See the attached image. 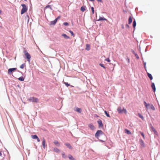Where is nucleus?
Wrapping results in <instances>:
<instances>
[{"mask_svg": "<svg viewBox=\"0 0 160 160\" xmlns=\"http://www.w3.org/2000/svg\"><path fill=\"white\" fill-rule=\"evenodd\" d=\"M91 10H92V14H94V8L93 7H91Z\"/></svg>", "mask_w": 160, "mask_h": 160, "instance_id": "4c0bfd02", "label": "nucleus"}, {"mask_svg": "<svg viewBox=\"0 0 160 160\" xmlns=\"http://www.w3.org/2000/svg\"><path fill=\"white\" fill-rule=\"evenodd\" d=\"M117 110L119 114H122L123 112L125 114H126L127 113V110L123 107H118L117 108Z\"/></svg>", "mask_w": 160, "mask_h": 160, "instance_id": "f257e3e1", "label": "nucleus"}, {"mask_svg": "<svg viewBox=\"0 0 160 160\" xmlns=\"http://www.w3.org/2000/svg\"><path fill=\"white\" fill-rule=\"evenodd\" d=\"M25 66V63L23 64L20 66V68L22 69H23Z\"/></svg>", "mask_w": 160, "mask_h": 160, "instance_id": "c85d7f7f", "label": "nucleus"}, {"mask_svg": "<svg viewBox=\"0 0 160 160\" xmlns=\"http://www.w3.org/2000/svg\"><path fill=\"white\" fill-rule=\"evenodd\" d=\"M42 146L43 148L44 149H45L46 147V142L44 138H43V141L42 142Z\"/></svg>", "mask_w": 160, "mask_h": 160, "instance_id": "9d476101", "label": "nucleus"}, {"mask_svg": "<svg viewBox=\"0 0 160 160\" xmlns=\"http://www.w3.org/2000/svg\"><path fill=\"white\" fill-rule=\"evenodd\" d=\"M140 133L141 135H142V136L143 138H144L145 137H144V135L143 133L142 132H140Z\"/></svg>", "mask_w": 160, "mask_h": 160, "instance_id": "c9c22d12", "label": "nucleus"}, {"mask_svg": "<svg viewBox=\"0 0 160 160\" xmlns=\"http://www.w3.org/2000/svg\"><path fill=\"white\" fill-rule=\"evenodd\" d=\"M24 52L25 56L26 57L27 61L29 62L30 61V59L31 58L30 55L26 50L24 51Z\"/></svg>", "mask_w": 160, "mask_h": 160, "instance_id": "39448f33", "label": "nucleus"}, {"mask_svg": "<svg viewBox=\"0 0 160 160\" xmlns=\"http://www.w3.org/2000/svg\"><path fill=\"white\" fill-rule=\"evenodd\" d=\"M80 10L82 12L86 10V7L84 6L82 7L81 8Z\"/></svg>", "mask_w": 160, "mask_h": 160, "instance_id": "393cba45", "label": "nucleus"}, {"mask_svg": "<svg viewBox=\"0 0 160 160\" xmlns=\"http://www.w3.org/2000/svg\"><path fill=\"white\" fill-rule=\"evenodd\" d=\"M17 69L15 68H9L8 70V73L9 74H11L12 73V72Z\"/></svg>", "mask_w": 160, "mask_h": 160, "instance_id": "0eeeda50", "label": "nucleus"}, {"mask_svg": "<svg viewBox=\"0 0 160 160\" xmlns=\"http://www.w3.org/2000/svg\"><path fill=\"white\" fill-rule=\"evenodd\" d=\"M138 115L139 117L140 118H142V119H143L144 118L142 116L141 114L140 113L138 114Z\"/></svg>", "mask_w": 160, "mask_h": 160, "instance_id": "473e14b6", "label": "nucleus"}, {"mask_svg": "<svg viewBox=\"0 0 160 160\" xmlns=\"http://www.w3.org/2000/svg\"><path fill=\"white\" fill-rule=\"evenodd\" d=\"M37 141L38 142H39L40 140L39 138L38 137L37 138Z\"/></svg>", "mask_w": 160, "mask_h": 160, "instance_id": "a18cd8bd", "label": "nucleus"}, {"mask_svg": "<svg viewBox=\"0 0 160 160\" xmlns=\"http://www.w3.org/2000/svg\"><path fill=\"white\" fill-rule=\"evenodd\" d=\"M63 24L65 26H68V23L67 22H64L63 23Z\"/></svg>", "mask_w": 160, "mask_h": 160, "instance_id": "ea45409f", "label": "nucleus"}, {"mask_svg": "<svg viewBox=\"0 0 160 160\" xmlns=\"http://www.w3.org/2000/svg\"><path fill=\"white\" fill-rule=\"evenodd\" d=\"M132 21V19L131 16L129 17L128 19V24H130Z\"/></svg>", "mask_w": 160, "mask_h": 160, "instance_id": "aec40b11", "label": "nucleus"}, {"mask_svg": "<svg viewBox=\"0 0 160 160\" xmlns=\"http://www.w3.org/2000/svg\"><path fill=\"white\" fill-rule=\"evenodd\" d=\"M102 20H105L106 21H108V20L104 17H100L99 19L98 20V21H102Z\"/></svg>", "mask_w": 160, "mask_h": 160, "instance_id": "ddd939ff", "label": "nucleus"}, {"mask_svg": "<svg viewBox=\"0 0 160 160\" xmlns=\"http://www.w3.org/2000/svg\"><path fill=\"white\" fill-rule=\"evenodd\" d=\"M62 157L63 158H66V156L65 155V153L64 152H62Z\"/></svg>", "mask_w": 160, "mask_h": 160, "instance_id": "c756f323", "label": "nucleus"}, {"mask_svg": "<svg viewBox=\"0 0 160 160\" xmlns=\"http://www.w3.org/2000/svg\"><path fill=\"white\" fill-rule=\"evenodd\" d=\"M25 1H26L27 0H24Z\"/></svg>", "mask_w": 160, "mask_h": 160, "instance_id": "864d4df0", "label": "nucleus"}, {"mask_svg": "<svg viewBox=\"0 0 160 160\" xmlns=\"http://www.w3.org/2000/svg\"><path fill=\"white\" fill-rule=\"evenodd\" d=\"M144 104L146 108L148 109H151L152 110H155V109L152 104H147L145 101L144 102Z\"/></svg>", "mask_w": 160, "mask_h": 160, "instance_id": "f03ea898", "label": "nucleus"}, {"mask_svg": "<svg viewBox=\"0 0 160 160\" xmlns=\"http://www.w3.org/2000/svg\"><path fill=\"white\" fill-rule=\"evenodd\" d=\"M75 111L79 113H81V109L78 108H77L76 109V110H75Z\"/></svg>", "mask_w": 160, "mask_h": 160, "instance_id": "6ab92c4d", "label": "nucleus"}, {"mask_svg": "<svg viewBox=\"0 0 160 160\" xmlns=\"http://www.w3.org/2000/svg\"><path fill=\"white\" fill-rule=\"evenodd\" d=\"M64 84L67 86L68 87L70 86V84H68V82H64Z\"/></svg>", "mask_w": 160, "mask_h": 160, "instance_id": "f704fd0d", "label": "nucleus"}, {"mask_svg": "<svg viewBox=\"0 0 160 160\" xmlns=\"http://www.w3.org/2000/svg\"><path fill=\"white\" fill-rule=\"evenodd\" d=\"M28 100L30 102H38V99L34 97H31L29 98Z\"/></svg>", "mask_w": 160, "mask_h": 160, "instance_id": "423d86ee", "label": "nucleus"}, {"mask_svg": "<svg viewBox=\"0 0 160 160\" xmlns=\"http://www.w3.org/2000/svg\"><path fill=\"white\" fill-rule=\"evenodd\" d=\"M53 143L56 145L57 146H60V143L57 140L55 141Z\"/></svg>", "mask_w": 160, "mask_h": 160, "instance_id": "f3484780", "label": "nucleus"}, {"mask_svg": "<svg viewBox=\"0 0 160 160\" xmlns=\"http://www.w3.org/2000/svg\"><path fill=\"white\" fill-rule=\"evenodd\" d=\"M150 128L151 130L154 132L155 134L157 133V132L151 124H150Z\"/></svg>", "mask_w": 160, "mask_h": 160, "instance_id": "1a4fd4ad", "label": "nucleus"}, {"mask_svg": "<svg viewBox=\"0 0 160 160\" xmlns=\"http://www.w3.org/2000/svg\"><path fill=\"white\" fill-rule=\"evenodd\" d=\"M31 137L32 138H33V139H37V138H38V137L37 136V135H32Z\"/></svg>", "mask_w": 160, "mask_h": 160, "instance_id": "a878e982", "label": "nucleus"}, {"mask_svg": "<svg viewBox=\"0 0 160 160\" xmlns=\"http://www.w3.org/2000/svg\"><path fill=\"white\" fill-rule=\"evenodd\" d=\"M99 2H102V1L101 0H97Z\"/></svg>", "mask_w": 160, "mask_h": 160, "instance_id": "09e8293b", "label": "nucleus"}, {"mask_svg": "<svg viewBox=\"0 0 160 160\" xmlns=\"http://www.w3.org/2000/svg\"><path fill=\"white\" fill-rule=\"evenodd\" d=\"M89 0L90 1H92V2H94V0Z\"/></svg>", "mask_w": 160, "mask_h": 160, "instance_id": "3c124183", "label": "nucleus"}, {"mask_svg": "<svg viewBox=\"0 0 160 160\" xmlns=\"http://www.w3.org/2000/svg\"><path fill=\"white\" fill-rule=\"evenodd\" d=\"M62 36L65 39H69V37L66 34H63L62 35Z\"/></svg>", "mask_w": 160, "mask_h": 160, "instance_id": "a211bd4d", "label": "nucleus"}, {"mask_svg": "<svg viewBox=\"0 0 160 160\" xmlns=\"http://www.w3.org/2000/svg\"><path fill=\"white\" fill-rule=\"evenodd\" d=\"M2 156V153L1 152H0V156Z\"/></svg>", "mask_w": 160, "mask_h": 160, "instance_id": "8fccbe9b", "label": "nucleus"}, {"mask_svg": "<svg viewBox=\"0 0 160 160\" xmlns=\"http://www.w3.org/2000/svg\"><path fill=\"white\" fill-rule=\"evenodd\" d=\"M98 122L99 125V127H102L103 126V124L102 122V121L101 120H99V121H98Z\"/></svg>", "mask_w": 160, "mask_h": 160, "instance_id": "4468645a", "label": "nucleus"}, {"mask_svg": "<svg viewBox=\"0 0 160 160\" xmlns=\"http://www.w3.org/2000/svg\"><path fill=\"white\" fill-rule=\"evenodd\" d=\"M127 60H128V63H129L130 62L129 59V58H128Z\"/></svg>", "mask_w": 160, "mask_h": 160, "instance_id": "de8ad7c7", "label": "nucleus"}, {"mask_svg": "<svg viewBox=\"0 0 160 160\" xmlns=\"http://www.w3.org/2000/svg\"><path fill=\"white\" fill-rule=\"evenodd\" d=\"M140 143L141 144V145L143 147H144V143L143 142V141L142 140H140Z\"/></svg>", "mask_w": 160, "mask_h": 160, "instance_id": "cd10ccee", "label": "nucleus"}, {"mask_svg": "<svg viewBox=\"0 0 160 160\" xmlns=\"http://www.w3.org/2000/svg\"><path fill=\"white\" fill-rule=\"evenodd\" d=\"M134 55H135V56L136 58H137L138 59H139V57L138 56V54H136V53H134Z\"/></svg>", "mask_w": 160, "mask_h": 160, "instance_id": "72a5a7b5", "label": "nucleus"}, {"mask_svg": "<svg viewBox=\"0 0 160 160\" xmlns=\"http://www.w3.org/2000/svg\"><path fill=\"white\" fill-rule=\"evenodd\" d=\"M124 160H126V159H124Z\"/></svg>", "mask_w": 160, "mask_h": 160, "instance_id": "5fc2aeb1", "label": "nucleus"}, {"mask_svg": "<svg viewBox=\"0 0 160 160\" xmlns=\"http://www.w3.org/2000/svg\"><path fill=\"white\" fill-rule=\"evenodd\" d=\"M99 65L102 67H103L104 68H105V67L103 66V65L102 64H100Z\"/></svg>", "mask_w": 160, "mask_h": 160, "instance_id": "79ce46f5", "label": "nucleus"}, {"mask_svg": "<svg viewBox=\"0 0 160 160\" xmlns=\"http://www.w3.org/2000/svg\"><path fill=\"white\" fill-rule=\"evenodd\" d=\"M60 18V16H58L55 19L57 20V21Z\"/></svg>", "mask_w": 160, "mask_h": 160, "instance_id": "37998d69", "label": "nucleus"}, {"mask_svg": "<svg viewBox=\"0 0 160 160\" xmlns=\"http://www.w3.org/2000/svg\"><path fill=\"white\" fill-rule=\"evenodd\" d=\"M68 157L70 160H74V159L73 157L70 154L68 155Z\"/></svg>", "mask_w": 160, "mask_h": 160, "instance_id": "b1692460", "label": "nucleus"}, {"mask_svg": "<svg viewBox=\"0 0 160 160\" xmlns=\"http://www.w3.org/2000/svg\"><path fill=\"white\" fill-rule=\"evenodd\" d=\"M88 127L89 128L92 130H95V127L94 126L92 123H90L88 125Z\"/></svg>", "mask_w": 160, "mask_h": 160, "instance_id": "6e6552de", "label": "nucleus"}, {"mask_svg": "<svg viewBox=\"0 0 160 160\" xmlns=\"http://www.w3.org/2000/svg\"><path fill=\"white\" fill-rule=\"evenodd\" d=\"M103 134H104V133L101 130H98L97 131L95 134V137L97 138L98 139L100 136Z\"/></svg>", "mask_w": 160, "mask_h": 160, "instance_id": "20e7f679", "label": "nucleus"}, {"mask_svg": "<svg viewBox=\"0 0 160 160\" xmlns=\"http://www.w3.org/2000/svg\"><path fill=\"white\" fill-rule=\"evenodd\" d=\"M144 68L145 69V70L147 71V69L146 67V62H144Z\"/></svg>", "mask_w": 160, "mask_h": 160, "instance_id": "e433bc0d", "label": "nucleus"}, {"mask_svg": "<svg viewBox=\"0 0 160 160\" xmlns=\"http://www.w3.org/2000/svg\"><path fill=\"white\" fill-rule=\"evenodd\" d=\"M126 27H127L128 28L129 27V26L128 25V24H126Z\"/></svg>", "mask_w": 160, "mask_h": 160, "instance_id": "49530a36", "label": "nucleus"}, {"mask_svg": "<svg viewBox=\"0 0 160 160\" xmlns=\"http://www.w3.org/2000/svg\"><path fill=\"white\" fill-rule=\"evenodd\" d=\"M53 151L57 153H59L60 152V150L57 148H54Z\"/></svg>", "mask_w": 160, "mask_h": 160, "instance_id": "4be33fe9", "label": "nucleus"}, {"mask_svg": "<svg viewBox=\"0 0 160 160\" xmlns=\"http://www.w3.org/2000/svg\"><path fill=\"white\" fill-rule=\"evenodd\" d=\"M69 32L71 34L72 36H73L74 35L73 33V32H72V31L70 30V31H69Z\"/></svg>", "mask_w": 160, "mask_h": 160, "instance_id": "58836bf2", "label": "nucleus"}, {"mask_svg": "<svg viewBox=\"0 0 160 160\" xmlns=\"http://www.w3.org/2000/svg\"><path fill=\"white\" fill-rule=\"evenodd\" d=\"M57 22V20L55 19L54 21L51 22V24L54 25Z\"/></svg>", "mask_w": 160, "mask_h": 160, "instance_id": "5701e85b", "label": "nucleus"}, {"mask_svg": "<svg viewBox=\"0 0 160 160\" xmlns=\"http://www.w3.org/2000/svg\"><path fill=\"white\" fill-rule=\"evenodd\" d=\"M18 80L20 81H23L24 80V78L23 77H21L18 78Z\"/></svg>", "mask_w": 160, "mask_h": 160, "instance_id": "7c9ffc66", "label": "nucleus"}, {"mask_svg": "<svg viewBox=\"0 0 160 160\" xmlns=\"http://www.w3.org/2000/svg\"><path fill=\"white\" fill-rule=\"evenodd\" d=\"M147 75H148V77L149 78L150 80H152V79L153 78H152V75L151 74H150L148 72H147Z\"/></svg>", "mask_w": 160, "mask_h": 160, "instance_id": "dca6fc26", "label": "nucleus"}, {"mask_svg": "<svg viewBox=\"0 0 160 160\" xmlns=\"http://www.w3.org/2000/svg\"><path fill=\"white\" fill-rule=\"evenodd\" d=\"M90 46L89 44H87L86 45V48H85L86 50L87 51H89L90 50Z\"/></svg>", "mask_w": 160, "mask_h": 160, "instance_id": "2eb2a0df", "label": "nucleus"}, {"mask_svg": "<svg viewBox=\"0 0 160 160\" xmlns=\"http://www.w3.org/2000/svg\"><path fill=\"white\" fill-rule=\"evenodd\" d=\"M104 112L107 117H110V116L109 115V114L107 113L106 111H104Z\"/></svg>", "mask_w": 160, "mask_h": 160, "instance_id": "2f4dec72", "label": "nucleus"}, {"mask_svg": "<svg viewBox=\"0 0 160 160\" xmlns=\"http://www.w3.org/2000/svg\"><path fill=\"white\" fill-rule=\"evenodd\" d=\"M151 87L153 89V91L155 92L156 91V88L154 83H152L151 85Z\"/></svg>", "mask_w": 160, "mask_h": 160, "instance_id": "9b49d317", "label": "nucleus"}, {"mask_svg": "<svg viewBox=\"0 0 160 160\" xmlns=\"http://www.w3.org/2000/svg\"><path fill=\"white\" fill-rule=\"evenodd\" d=\"M105 61H107L108 62H110V60L109 58H108L106 59Z\"/></svg>", "mask_w": 160, "mask_h": 160, "instance_id": "a19ab883", "label": "nucleus"}, {"mask_svg": "<svg viewBox=\"0 0 160 160\" xmlns=\"http://www.w3.org/2000/svg\"><path fill=\"white\" fill-rule=\"evenodd\" d=\"M136 22L135 20H134L133 21V24H132L133 27L134 28H135V27L136 26Z\"/></svg>", "mask_w": 160, "mask_h": 160, "instance_id": "bb28decb", "label": "nucleus"}, {"mask_svg": "<svg viewBox=\"0 0 160 160\" xmlns=\"http://www.w3.org/2000/svg\"><path fill=\"white\" fill-rule=\"evenodd\" d=\"M21 6L22 7V8L21 10V14H23L24 13L27 12L28 10V8L26 6L25 4H22Z\"/></svg>", "mask_w": 160, "mask_h": 160, "instance_id": "7ed1b4c3", "label": "nucleus"}, {"mask_svg": "<svg viewBox=\"0 0 160 160\" xmlns=\"http://www.w3.org/2000/svg\"><path fill=\"white\" fill-rule=\"evenodd\" d=\"M65 144L70 149H72V147L69 143H66Z\"/></svg>", "mask_w": 160, "mask_h": 160, "instance_id": "f8f14e48", "label": "nucleus"}, {"mask_svg": "<svg viewBox=\"0 0 160 160\" xmlns=\"http://www.w3.org/2000/svg\"><path fill=\"white\" fill-rule=\"evenodd\" d=\"M125 132L126 133H127L128 134H131V133L130 132V131H129V130H128L127 129H125Z\"/></svg>", "mask_w": 160, "mask_h": 160, "instance_id": "412c9836", "label": "nucleus"}, {"mask_svg": "<svg viewBox=\"0 0 160 160\" xmlns=\"http://www.w3.org/2000/svg\"><path fill=\"white\" fill-rule=\"evenodd\" d=\"M51 8V7H50V6L49 5L47 6L45 8Z\"/></svg>", "mask_w": 160, "mask_h": 160, "instance_id": "c03bdc74", "label": "nucleus"}, {"mask_svg": "<svg viewBox=\"0 0 160 160\" xmlns=\"http://www.w3.org/2000/svg\"><path fill=\"white\" fill-rule=\"evenodd\" d=\"M1 12L2 11L1 10H0V14L1 13Z\"/></svg>", "mask_w": 160, "mask_h": 160, "instance_id": "603ef678", "label": "nucleus"}]
</instances>
